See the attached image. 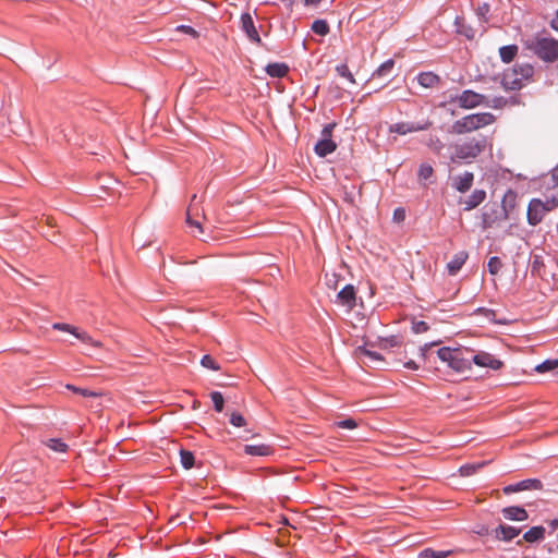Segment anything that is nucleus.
<instances>
[{
  "instance_id": "1",
  "label": "nucleus",
  "mask_w": 558,
  "mask_h": 558,
  "mask_svg": "<svg viewBox=\"0 0 558 558\" xmlns=\"http://www.w3.org/2000/svg\"><path fill=\"white\" fill-rule=\"evenodd\" d=\"M487 146H490V144L488 143V138L484 135L470 137L461 143H456L452 145L453 153L450 156V161L471 163L485 151Z\"/></svg>"
},
{
  "instance_id": "2",
  "label": "nucleus",
  "mask_w": 558,
  "mask_h": 558,
  "mask_svg": "<svg viewBox=\"0 0 558 558\" xmlns=\"http://www.w3.org/2000/svg\"><path fill=\"white\" fill-rule=\"evenodd\" d=\"M534 66L530 63H515L502 73L501 85L505 90H520L533 77Z\"/></svg>"
},
{
  "instance_id": "3",
  "label": "nucleus",
  "mask_w": 558,
  "mask_h": 558,
  "mask_svg": "<svg viewBox=\"0 0 558 558\" xmlns=\"http://www.w3.org/2000/svg\"><path fill=\"white\" fill-rule=\"evenodd\" d=\"M471 353L473 351L468 348L442 347L437 351L439 360L457 373L471 369Z\"/></svg>"
},
{
  "instance_id": "4",
  "label": "nucleus",
  "mask_w": 558,
  "mask_h": 558,
  "mask_svg": "<svg viewBox=\"0 0 558 558\" xmlns=\"http://www.w3.org/2000/svg\"><path fill=\"white\" fill-rule=\"evenodd\" d=\"M496 118L490 112H476L456 120L452 124V131L456 134H465L480 130L495 122Z\"/></svg>"
},
{
  "instance_id": "5",
  "label": "nucleus",
  "mask_w": 558,
  "mask_h": 558,
  "mask_svg": "<svg viewBox=\"0 0 558 558\" xmlns=\"http://www.w3.org/2000/svg\"><path fill=\"white\" fill-rule=\"evenodd\" d=\"M527 48L544 62L553 63L558 59V40L555 38L535 37Z\"/></svg>"
},
{
  "instance_id": "6",
  "label": "nucleus",
  "mask_w": 558,
  "mask_h": 558,
  "mask_svg": "<svg viewBox=\"0 0 558 558\" xmlns=\"http://www.w3.org/2000/svg\"><path fill=\"white\" fill-rule=\"evenodd\" d=\"M450 102H457L462 109H473L478 106H490L487 97L472 89H464L461 94L451 96Z\"/></svg>"
},
{
  "instance_id": "7",
  "label": "nucleus",
  "mask_w": 558,
  "mask_h": 558,
  "mask_svg": "<svg viewBox=\"0 0 558 558\" xmlns=\"http://www.w3.org/2000/svg\"><path fill=\"white\" fill-rule=\"evenodd\" d=\"M481 218V225L484 230L492 228L496 222L508 219L506 210L502 209L497 203L486 205L482 210Z\"/></svg>"
},
{
  "instance_id": "8",
  "label": "nucleus",
  "mask_w": 558,
  "mask_h": 558,
  "mask_svg": "<svg viewBox=\"0 0 558 558\" xmlns=\"http://www.w3.org/2000/svg\"><path fill=\"white\" fill-rule=\"evenodd\" d=\"M241 31L246 35L247 39L258 46H263L257 26L255 25L253 15L250 11H245L240 16Z\"/></svg>"
},
{
  "instance_id": "9",
  "label": "nucleus",
  "mask_w": 558,
  "mask_h": 558,
  "mask_svg": "<svg viewBox=\"0 0 558 558\" xmlns=\"http://www.w3.org/2000/svg\"><path fill=\"white\" fill-rule=\"evenodd\" d=\"M432 124L433 123L429 120L422 122H397L389 125L388 132L399 135H407L409 133L426 131L432 126Z\"/></svg>"
},
{
  "instance_id": "10",
  "label": "nucleus",
  "mask_w": 558,
  "mask_h": 558,
  "mask_svg": "<svg viewBox=\"0 0 558 558\" xmlns=\"http://www.w3.org/2000/svg\"><path fill=\"white\" fill-rule=\"evenodd\" d=\"M548 213V208H546L543 204V201L539 198H532L527 206V223L530 226H537L542 222L545 215Z\"/></svg>"
},
{
  "instance_id": "11",
  "label": "nucleus",
  "mask_w": 558,
  "mask_h": 558,
  "mask_svg": "<svg viewBox=\"0 0 558 558\" xmlns=\"http://www.w3.org/2000/svg\"><path fill=\"white\" fill-rule=\"evenodd\" d=\"M474 363L480 367H487L493 371L500 369L504 366V362L496 359L493 354L480 351L476 354L471 353V364Z\"/></svg>"
},
{
  "instance_id": "12",
  "label": "nucleus",
  "mask_w": 558,
  "mask_h": 558,
  "mask_svg": "<svg viewBox=\"0 0 558 558\" xmlns=\"http://www.w3.org/2000/svg\"><path fill=\"white\" fill-rule=\"evenodd\" d=\"M543 483L538 478H526L514 484H509L502 488L504 494L510 495L522 490H541Z\"/></svg>"
},
{
  "instance_id": "13",
  "label": "nucleus",
  "mask_w": 558,
  "mask_h": 558,
  "mask_svg": "<svg viewBox=\"0 0 558 558\" xmlns=\"http://www.w3.org/2000/svg\"><path fill=\"white\" fill-rule=\"evenodd\" d=\"M337 302L345 306L349 311L353 310L356 305V292L353 284L344 286L337 294Z\"/></svg>"
},
{
  "instance_id": "14",
  "label": "nucleus",
  "mask_w": 558,
  "mask_h": 558,
  "mask_svg": "<svg viewBox=\"0 0 558 558\" xmlns=\"http://www.w3.org/2000/svg\"><path fill=\"white\" fill-rule=\"evenodd\" d=\"M486 199V191L475 189L466 198H460L459 205L462 206L464 211H470L480 206Z\"/></svg>"
},
{
  "instance_id": "15",
  "label": "nucleus",
  "mask_w": 558,
  "mask_h": 558,
  "mask_svg": "<svg viewBox=\"0 0 558 558\" xmlns=\"http://www.w3.org/2000/svg\"><path fill=\"white\" fill-rule=\"evenodd\" d=\"M473 182H474V173L471 171H464L463 173L456 175L452 179L451 185L456 191H458L460 193H465L472 187Z\"/></svg>"
},
{
  "instance_id": "16",
  "label": "nucleus",
  "mask_w": 558,
  "mask_h": 558,
  "mask_svg": "<svg viewBox=\"0 0 558 558\" xmlns=\"http://www.w3.org/2000/svg\"><path fill=\"white\" fill-rule=\"evenodd\" d=\"M520 533L521 529L507 524H499L493 531L495 538L504 542H511L517 536H519Z\"/></svg>"
},
{
  "instance_id": "17",
  "label": "nucleus",
  "mask_w": 558,
  "mask_h": 558,
  "mask_svg": "<svg viewBox=\"0 0 558 558\" xmlns=\"http://www.w3.org/2000/svg\"><path fill=\"white\" fill-rule=\"evenodd\" d=\"M501 514L506 520L525 521L529 518L527 511L520 506H509L501 509Z\"/></svg>"
},
{
  "instance_id": "18",
  "label": "nucleus",
  "mask_w": 558,
  "mask_h": 558,
  "mask_svg": "<svg viewBox=\"0 0 558 558\" xmlns=\"http://www.w3.org/2000/svg\"><path fill=\"white\" fill-rule=\"evenodd\" d=\"M243 451L247 456L267 457L274 453V448L267 444L245 445Z\"/></svg>"
},
{
  "instance_id": "19",
  "label": "nucleus",
  "mask_w": 558,
  "mask_h": 558,
  "mask_svg": "<svg viewBox=\"0 0 558 558\" xmlns=\"http://www.w3.org/2000/svg\"><path fill=\"white\" fill-rule=\"evenodd\" d=\"M468 257L469 255L465 251H460L454 254L451 260L447 264L448 274L451 276L457 275L465 264Z\"/></svg>"
},
{
  "instance_id": "20",
  "label": "nucleus",
  "mask_w": 558,
  "mask_h": 558,
  "mask_svg": "<svg viewBox=\"0 0 558 558\" xmlns=\"http://www.w3.org/2000/svg\"><path fill=\"white\" fill-rule=\"evenodd\" d=\"M337 149V144L332 138H320L314 147V151L319 157H326Z\"/></svg>"
},
{
  "instance_id": "21",
  "label": "nucleus",
  "mask_w": 558,
  "mask_h": 558,
  "mask_svg": "<svg viewBox=\"0 0 558 558\" xmlns=\"http://www.w3.org/2000/svg\"><path fill=\"white\" fill-rule=\"evenodd\" d=\"M266 73L274 78H282L289 72V65L284 62L269 63L265 68Z\"/></svg>"
},
{
  "instance_id": "22",
  "label": "nucleus",
  "mask_w": 558,
  "mask_h": 558,
  "mask_svg": "<svg viewBox=\"0 0 558 558\" xmlns=\"http://www.w3.org/2000/svg\"><path fill=\"white\" fill-rule=\"evenodd\" d=\"M518 194L512 189H508L502 196L500 207L506 210L507 217L509 218L510 213L517 205Z\"/></svg>"
},
{
  "instance_id": "23",
  "label": "nucleus",
  "mask_w": 558,
  "mask_h": 558,
  "mask_svg": "<svg viewBox=\"0 0 558 558\" xmlns=\"http://www.w3.org/2000/svg\"><path fill=\"white\" fill-rule=\"evenodd\" d=\"M454 26H456L457 34L462 35V36H464L468 39H473L474 38L475 31L473 29L472 26L466 24V22H465L463 16H459V15L456 16V19H454Z\"/></svg>"
},
{
  "instance_id": "24",
  "label": "nucleus",
  "mask_w": 558,
  "mask_h": 558,
  "mask_svg": "<svg viewBox=\"0 0 558 558\" xmlns=\"http://www.w3.org/2000/svg\"><path fill=\"white\" fill-rule=\"evenodd\" d=\"M545 537V527L542 525L532 526L523 534V539L527 543L543 541Z\"/></svg>"
},
{
  "instance_id": "25",
  "label": "nucleus",
  "mask_w": 558,
  "mask_h": 558,
  "mask_svg": "<svg viewBox=\"0 0 558 558\" xmlns=\"http://www.w3.org/2000/svg\"><path fill=\"white\" fill-rule=\"evenodd\" d=\"M417 83L426 88L436 86L439 83V76L433 72H421L417 75Z\"/></svg>"
},
{
  "instance_id": "26",
  "label": "nucleus",
  "mask_w": 558,
  "mask_h": 558,
  "mask_svg": "<svg viewBox=\"0 0 558 558\" xmlns=\"http://www.w3.org/2000/svg\"><path fill=\"white\" fill-rule=\"evenodd\" d=\"M518 53L517 45H507L499 48V57L502 62L510 63Z\"/></svg>"
},
{
  "instance_id": "27",
  "label": "nucleus",
  "mask_w": 558,
  "mask_h": 558,
  "mask_svg": "<svg viewBox=\"0 0 558 558\" xmlns=\"http://www.w3.org/2000/svg\"><path fill=\"white\" fill-rule=\"evenodd\" d=\"M43 442L46 447L54 452L64 453L69 449V446L60 438H49Z\"/></svg>"
},
{
  "instance_id": "28",
  "label": "nucleus",
  "mask_w": 558,
  "mask_h": 558,
  "mask_svg": "<svg viewBox=\"0 0 558 558\" xmlns=\"http://www.w3.org/2000/svg\"><path fill=\"white\" fill-rule=\"evenodd\" d=\"M395 66V61L393 59H388L386 60L385 62H383L372 74V77L375 78V77H384V76H388L392 69Z\"/></svg>"
},
{
  "instance_id": "29",
  "label": "nucleus",
  "mask_w": 558,
  "mask_h": 558,
  "mask_svg": "<svg viewBox=\"0 0 558 558\" xmlns=\"http://www.w3.org/2000/svg\"><path fill=\"white\" fill-rule=\"evenodd\" d=\"M425 145L437 155L440 154L445 148L442 141L437 135L433 134L427 137Z\"/></svg>"
},
{
  "instance_id": "30",
  "label": "nucleus",
  "mask_w": 558,
  "mask_h": 558,
  "mask_svg": "<svg viewBox=\"0 0 558 558\" xmlns=\"http://www.w3.org/2000/svg\"><path fill=\"white\" fill-rule=\"evenodd\" d=\"M451 555V550H434L425 548L418 554V558H447Z\"/></svg>"
},
{
  "instance_id": "31",
  "label": "nucleus",
  "mask_w": 558,
  "mask_h": 558,
  "mask_svg": "<svg viewBox=\"0 0 558 558\" xmlns=\"http://www.w3.org/2000/svg\"><path fill=\"white\" fill-rule=\"evenodd\" d=\"M434 175V169L432 165L423 162L420 165L417 170V178L421 182L429 180Z\"/></svg>"
},
{
  "instance_id": "32",
  "label": "nucleus",
  "mask_w": 558,
  "mask_h": 558,
  "mask_svg": "<svg viewBox=\"0 0 558 558\" xmlns=\"http://www.w3.org/2000/svg\"><path fill=\"white\" fill-rule=\"evenodd\" d=\"M311 28L315 34L319 36H326L330 31L327 21L322 19L315 20Z\"/></svg>"
},
{
  "instance_id": "33",
  "label": "nucleus",
  "mask_w": 558,
  "mask_h": 558,
  "mask_svg": "<svg viewBox=\"0 0 558 558\" xmlns=\"http://www.w3.org/2000/svg\"><path fill=\"white\" fill-rule=\"evenodd\" d=\"M180 460L181 464L185 470H190L194 466L195 458L193 452L189 450L181 449L180 450Z\"/></svg>"
},
{
  "instance_id": "34",
  "label": "nucleus",
  "mask_w": 558,
  "mask_h": 558,
  "mask_svg": "<svg viewBox=\"0 0 558 558\" xmlns=\"http://www.w3.org/2000/svg\"><path fill=\"white\" fill-rule=\"evenodd\" d=\"M556 368H558V359H549L535 366L537 373L555 371Z\"/></svg>"
},
{
  "instance_id": "35",
  "label": "nucleus",
  "mask_w": 558,
  "mask_h": 558,
  "mask_svg": "<svg viewBox=\"0 0 558 558\" xmlns=\"http://www.w3.org/2000/svg\"><path fill=\"white\" fill-rule=\"evenodd\" d=\"M357 351L360 354L366 356L372 362H381L384 360V357L381 356L380 353H378L376 351L368 350L366 347H359Z\"/></svg>"
},
{
  "instance_id": "36",
  "label": "nucleus",
  "mask_w": 558,
  "mask_h": 558,
  "mask_svg": "<svg viewBox=\"0 0 558 558\" xmlns=\"http://www.w3.org/2000/svg\"><path fill=\"white\" fill-rule=\"evenodd\" d=\"M74 337L77 338L78 340H81L83 343H86V344H89V345H93L96 348L100 347V342L94 340L86 331H81L77 329Z\"/></svg>"
},
{
  "instance_id": "37",
  "label": "nucleus",
  "mask_w": 558,
  "mask_h": 558,
  "mask_svg": "<svg viewBox=\"0 0 558 558\" xmlns=\"http://www.w3.org/2000/svg\"><path fill=\"white\" fill-rule=\"evenodd\" d=\"M210 399L214 403L215 411L219 413L222 412L225 402L222 393L219 391H213L210 393Z\"/></svg>"
},
{
  "instance_id": "38",
  "label": "nucleus",
  "mask_w": 558,
  "mask_h": 558,
  "mask_svg": "<svg viewBox=\"0 0 558 558\" xmlns=\"http://www.w3.org/2000/svg\"><path fill=\"white\" fill-rule=\"evenodd\" d=\"M336 71L341 77L347 78L350 83H355V78L345 63L337 65Z\"/></svg>"
},
{
  "instance_id": "39",
  "label": "nucleus",
  "mask_w": 558,
  "mask_h": 558,
  "mask_svg": "<svg viewBox=\"0 0 558 558\" xmlns=\"http://www.w3.org/2000/svg\"><path fill=\"white\" fill-rule=\"evenodd\" d=\"M201 365L211 371H219L220 365L208 354H205L201 360Z\"/></svg>"
},
{
  "instance_id": "40",
  "label": "nucleus",
  "mask_w": 558,
  "mask_h": 558,
  "mask_svg": "<svg viewBox=\"0 0 558 558\" xmlns=\"http://www.w3.org/2000/svg\"><path fill=\"white\" fill-rule=\"evenodd\" d=\"M501 266H502V264L498 256H493L488 259L487 268L492 275H497L499 272Z\"/></svg>"
},
{
  "instance_id": "41",
  "label": "nucleus",
  "mask_w": 558,
  "mask_h": 558,
  "mask_svg": "<svg viewBox=\"0 0 558 558\" xmlns=\"http://www.w3.org/2000/svg\"><path fill=\"white\" fill-rule=\"evenodd\" d=\"M66 388L75 393H78L85 398H90V397H97L98 393L93 391V390H89V389H86V388H81V387H76V386H73V385H66Z\"/></svg>"
},
{
  "instance_id": "42",
  "label": "nucleus",
  "mask_w": 558,
  "mask_h": 558,
  "mask_svg": "<svg viewBox=\"0 0 558 558\" xmlns=\"http://www.w3.org/2000/svg\"><path fill=\"white\" fill-rule=\"evenodd\" d=\"M230 424L235 426V427H243L246 425V420L245 417L239 413V412H232L230 414Z\"/></svg>"
},
{
  "instance_id": "43",
  "label": "nucleus",
  "mask_w": 558,
  "mask_h": 558,
  "mask_svg": "<svg viewBox=\"0 0 558 558\" xmlns=\"http://www.w3.org/2000/svg\"><path fill=\"white\" fill-rule=\"evenodd\" d=\"M490 12V5L486 2L480 4L476 9V14L483 19L484 22L488 21V14Z\"/></svg>"
},
{
  "instance_id": "44",
  "label": "nucleus",
  "mask_w": 558,
  "mask_h": 558,
  "mask_svg": "<svg viewBox=\"0 0 558 558\" xmlns=\"http://www.w3.org/2000/svg\"><path fill=\"white\" fill-rule=\"evenodd\" d=\"M480 468H482V464H464L460 468V473L463 476H470L473 475Z\"/></svg>"
},
{
  "instance_id": "45",
  "label": "nucleus",
  "mask_w": 558,
  "mask_h": 558,
  "mask_svg": "<svg viewBox=\"0 0 558 558\" xmlns=\"http://www.w3.org/2000/svg\"><path fill=\"white\" fill-rule=\"evenodd\" d=\"M52 327L56 330L65 331V332L72 333L73 336L75 335V332L77 330L76 327L65 324V323H56V324H53Z\"/></svg>"
},
{
  "instance_id": "46",
  "label": "nucleus",
  "mask_w": 558,
  "mask_h": 558,
  "mask_svg": "<svg viewBox=\"0 0 558 558\" xmlns=\"http://www.w3.org/2000/svg\"><path fill=\"white\" fill-rule=\"evenodd\" d=\"M429 329V326L424 320H417L412 324V330L414 333H423Z\"/></svg>"
},
{
  "instance_id": "47",
  "label": "nucleus",
  "mask_w": 558,
  "mask_h": 558,
  "mask_svg": "<svg viewBox=\"0 0 558 558\" xmlns=\"http://www.w3.org/2000/svg\"><path fill=\"white\" fill-rule=\"evenodd\" d=\"M544 267L542 257L538 255H535L532 262L531 271L532 274H537L538 276H542L541 268Z\"/></svg>"
},
{
  "instance_id": "48",
  "label": "nucleus",
  "mask_w": 558,
  "mask_h": 558,
  "mask_svg": "<svg viewBox=\"0 0 558 558\" xmlns=\"http://www.w3.org/2000/svg\"><path fill=\"white\" fill-rule=\"evenodd\" d=\"M339 428L353 429L357 426V423L353 418H345L336 423Z\"/></svg>"
},
{
  "instance_id": "49",
  "label": "nucleus",
  "mask_w": 558,
  "mask_h": 558,
  "mask_svg": "<svg viewBox=\"0 0 558 558\" xmlns=\"http://www.w3.org/2000/svg\"><path fill=\"white\" fill-rule=\"evenodd\" d=\"M336 128L335 122L327 123L324 125L322 132H320V138H331L333 129Z\"/></svg>"
},
{
  "instance_id": "50",
  "label": "nucleus",
  "mask_w": 558,
  "mask_h": 558,
  "mask_svg": "<svg viewBox=\"0 0 558 558\" xmlns=\"http://www.w3.org/2000/svg\"><path fill=\"white\" fill-rule=\"evenodd\" d=\"M186 222L187 225L191 227V228H195L197 233H202L203 232V229H202V226H201V222L198 220H194L192 219L191 215H190V210H187V214H186Z\"/></svg>"
},
{
  "instance_id": "51",
  "label": "nucleus",
  "mask_w": 558,
  "mask_h": 558,
  "mask_svg": "<svg viewBox=\"0 0 558 558\" xmlns=\"http://www.w3.org/2000/svg\"><path fill=\"white\" fill-rule=\"evenodd\" d=\"M543 204L546 208H548V213L554 210L558 206V195L543 201Z\"/></svg>"
},
{
  "instance_id": "52",
  "label": "nucleus",
  "mask_w": 558,
  "mask_h": 558,
  "mask_svg": "<svg viewBox=\"0 0 558 558\" xmlns=\"http://www.w3.org/2000/svg\"><path fill=\"white\" fill-rule=\"evenodd\" d=\"M550 181L551 187L558 189V166L553 169L550 174Z\"/></svg>"
},
{
  "instance_id": "53",
  "label": "nucleus",
  "mask_w": 558,
  "mask_h": 558,
  "mask_svg": "<svg viewBox=\"0 0 558 558\" xmlns=\"http://www.w3.org/2000/svg\"><path fill=\"white\" fill-rule=\"evenodd\" d=\"M476 313L483 314L487 318H492L495 316V311L486 307H478L476 310Z\"/></svg>"
},
{
  "instance_id": "54",
  "label": "nucleus",
  "mask_w": 558,
  "mask_h": 558,
  "mask_svg": "<svg viewBox=\"0 0 558 558\" xmlns=\"http://www.w3.org/2000/svg\"><path fill=\"white\" fill-rule=\"evenodd\" d=\"M436 342H430V343H425L424 345H422L420 348V355L422 356V359H425L426 357V353L427 351L433 347L435 345Z\"/></svg>"
},
{
  "instance_id": "55",
  "label": "nucleus",
  "mask_w": 558,
  "mask_h": 558,
  "mask_svg": "<svg viewBox=\"0 0 558 558\" xmlns=\"http://www.w3.org/2000/svg\"><path fill=\"white\" fill-rule=\"evenodd\" d=\"M404 367L411 371H417L420 368L418 364L413 360L405 362Z\"/></svg>"
},
{
  "instance_id": "56",
  "label": "nucleus",
  "mask_w": 558,
  "mask_h": 558,
  "mask_svg": "<svg viewBox=\"0 0 558 558\" xmlns=\"http://www.w3.org/2000/svg\"><path fill=\"white\" fill-rule=\"evenodd\" d=\"M178 29H180L186 34H191V35L196 34V31L192 26H189V25H180V26H178Z\"/></svg>"
},
{
  "instance_id": "57",
  "label": "nucleus",
  "mask_w": 558,
  "mask_h": 558,
  "mask_svg": "<svg viewBox=\"0 0 558 558\" xmlns=\"http://www.w3.org/2000/svg\"><path fill=\"white\" fill-rule=\"evenodd\" d=\"M393 218L397 220H403L404 218V210L402 208H397L393 213Z\"/></svg>"
},
{
  "instance_id": "58",
  "label": "nucleus",
  "mask_w": 558,
  "mask_h": 558,
  "mask_svg": "<svg viewBox=\"0 0 558 558\" xmlns=\"http://www.w3.org/2000/svg\"><path fill=\"white\" fill-rule=\"evenodd\" d=\"M505 104V99L502 97H497L494 99L493 108H499Z\"/></svg>"
},
{
  "instance_id": "59",
  "label": "nucleus",
  "mask_w": 558,
  "mask_h": 558,
  "mask_svg": "<svg viewBox=\"0 0 558 558\" xmlns=\"http://www.w3.org/2000/svg\"><path fill=\"white\" fill-rule=\"evenodd\" d=\"M323 0H305L306 5H318Z\"/></svg>"
},
{
  "instance_id": "60",
  "label": "nucleus",
  "mask_w": 558,
  "mask_h": 558,
  "mask_svg": "<svg viewBox=\"0 0 558 558\" xmlns=\"http://www.w3.org/2000/svg\"><path fill=\"white\" fill-rule=\"evenodd\" d=\"M386 341L388 342V344H389L390 347H395V345H397V343H398V342H397V338H396V337H391L390 339H387Z\"/></svg>"
},
{
  "instance_id": "61",
  "label": "nucleus",
  "mask_w": 558,
  "mask_h": 558,
  "mask_svg": "<svg viewBox=\"0 0 558 558\" xmlns=\"http://www.w3.org/2000/svg\"><path fill=\"white\" fill-rule=\"evenodd\" d=\"M282 3H284L288 8H292L293 0H280Z\"/></svg>"
},
{
  "instance_id": "62",
  "label": "nucleus",
  "mask_w": 558,
  "mask_h": 558,
  "mask_svg": "<svg viewBox=\"0 0 558 558\" xmlns=\"http://www.w3.org/2000/svg\"><path fill=\"white\" fill-rule=\"evenodd\" d=\"M487 532H488V531H487V529H482V530L478 532V534H480V535H485V534H487Z\"/></svg>"
},
{
  "instance_id": "63",
  "label": "nucleus",
  "mask_w": 558,
  "mask_h": 558,
  "mask_svg": "<svg viewBox=\"0 0 558 558\" xmlns=\"http://www.w3.org/2000/svg\"><path fill=\"white\" fill-rule=\"evenodd\" d=\"M557 524H558V520H555V521L553 522V525H557Z\"/></svg>"
},
{
  "instance_id": "64",
  "label": "nucleus",
  "mask_w": 558,
  "mask_h": 558,
  "mask_svg": "<svg viewBox=\"0 0 558 558\" xmlns=\"http://www.w3.org/2000/svg\"><path fill=\"white\" fill-rule=\"evenodd\" d=\"M555 371H556V373H555V374H556V376L558 377V367H557Z\"/></svg>"
}]
</instances>
